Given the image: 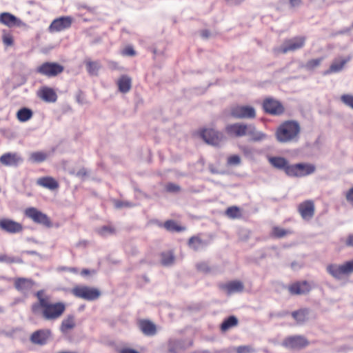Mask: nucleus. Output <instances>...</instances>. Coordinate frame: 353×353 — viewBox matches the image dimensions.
<instances>
[{
    "instance_id": "nucleus-1",
    "label": "nucleus",
    "mask_w": 353,
    "mask_h": 353,
    "mask_svg": "<svg viewBox=\"0 0 353 353\" xmlns=\"http://www.w3.org/2000/svg\"><path fill=\"white\" fill-rule=\"evenodd\" d=\"M37 302L31 305L32 312L41 316L46 321H55L64 314L66 305L62 301H52L51 296L45 290H41L35 293Z\"/></svg>"
},
{
    "instance_id": "nucleus-2",
    "label": "nucleus",
    "mask_w": 353,
    "mask_h": 353,
    "mask_svg": "<svg viewBox=\"0 0 353 353\" xmlns=\"http://www.w3.org/2000/svg\"><path fill=\"white\" fill-rule=\"evenodd\" d=\"M300 126L295 121H288L281 123L277 128L275 136L280 143H289L297 139Z\"/></svg>"
},
{
    "instance_id": "nucleus-3",
    "label": "nucleus",
    "mask_w": 353,
    "mask_h": 353,
    "mask_svg": "<svg viewBox=\"0 0 353 353\" xmlns=\"http://www.w3.org/2000/svg\"><path fill=\"white\" fill-rule=\"evenodd\" d=\"M71 293L75 297L86 301H94L101 296V292L98 288L81 285H77L73 287Z\"/></svg>"
},
{
    "instance_id": "nucleus-4",
    "label": "nucleus",
    "mask_w": 353,
    "mask_h": 353,
    "mask_svg": "<svg viewBox=\"0 0 353 353\" xmlns=\"http://www.w3.org/2000/svg\"><path fill=\"white\" fill-rule=\"evenodd\" d=\"M305 37H296L285 40L280 47L274 48V53L278 55L280 53L285 54L288 52L295 51L303 47Z\"/></svg>"
},
{
    "instance_id": "nucleus-5",
    "label": "nucleus",
    "mask_w": 353,
    "mask_h": 353,
    "mask_svg": "<svg viewBox=\"0 0 353 353\" xmlns=\"http://www.w3.org/2000/svg\"><path fill=\"white\" fill-rule=\"evenodd\" d=\"M326 270L334 279H341L353 272V260L342 265L329 264L326 267Z\"/></svg>"
},
{
    "instance_id": "nucleus-6",
    "label": "nucleus",
    "mask_w": 353,
    "mask_h": 353,
    "mask_svg": "<svg viewBox=\"0 0 353 353\" xmlns=\"http://www.w3.org/2000/svg\"><path fill=\"white\" fill-rule=\"evenodd\" d=\"M316 167L310 163H296L288 168L287 175L291 177H303L314 173Z\"/></svg>"
},
{
    "instance_id": "nucleus-7",
    "label": "nucleus",
    "mask_w": 353,
    "mask_h": 353,
    "mask_svg": "<svg viewBox=\"0 0 353 353\" xmlns=\"http://www.w3.org/2000/svg\"><path fill=\"white\" fill-rule=\"evenodd\" d=\"M24 213L27 217L32 219L36 223L43 225L47 228L52 227V221L48 215L35 208H28Z\"/></svg>"
},
{
    "instance_id": "nucleus-8",
    "label": "nucleus",
    "mask_w": 353,
    "mask_h": 353,
    "mask_svg": "<svg viewBox=\"0 0 353 353\" xmlns=\"http://www.w3.org/2000/svg\"><path fill=\"white\" fill-rule=\"evenodd\" d=\"M64 67L54 62H45L39 65L37 72L48 77H56L63 72Z\"/></svg>"
},
{
    "instance_id": "nucleus-9",
    "label": "nucleus",
    "mask_w": 353,
    "mask_h": 353,
    "mask_svg": "<svg viewBox=\"0 0 353 353\" xmlns=\"http://www.w3.org/2000/svg\"><path fill=\"white\" fill-rule=\"evenodd\" d=\"M199 135L206 143L212 145H218L223 137L221 132L213 128L202 129Z\"/></svg>"
},
{
    "instance_id": "nucleus-10",
    "label": "nucleus",
    "mask_w": 353,
    "mask_h": 353,
    "mask_svg": "<svg viewBox=\"0 0 353 353\" xmlns=\"http://www.w3.org/2000/svg\"><path fill=\"white\" fill-rule=\"evenodd\" d=\"M283 347L292 350H299L309 345L307 339L301 335L290 336L286 337L282 343Z\"/></svg>"
},
{
    "instance_id": "nucleus-11",
    "label": "nucleus",
    "mask_w": 353,
    "mask_h": 353,
    "mask_svg": "<svg viewBox=\"0 0 353 353\" xmlns=\"http://www.w3.org/2000/svg\"><path fill=\"white\" fill-rule=\"evenodd\" d=\"M52 332L49 329H40L34 331L30 336V341L35 345H43L51 337Z\"/></svg>"
},
{
    "instance_id": "nucleus-12",
    "label": "nucleus",
    "mask_w": 353,
    "mask_h": 353,
    "mask_svg": "<svg viewBox=\"0 0 353 353\" xmlns=\"http://www.w3.org/2000/svg\"><path fill=\"white\" fill-rule=\"evenodd\" d=\"M288 290L292 295H302L309 293L312 290V286L306 281H296L290 284Z\"/></svg>"
},
{
    "instance_id": "nucleus-13",
    "label": "nucleus",
    "mask_w": 353,
    "mask_h": 353,
    "mask_svg": "<svg viewBox=\"0 0 353 353\" xmlns=\"http://www.w3.org/2000/svg\"><path fill=\"white\" fill-rule=\"evenodd\" d=\"M298 211L304 220H310L314 215L315 205L312 200H306L298 206Z\"/></svg>"
},
{
    "instance_id": "nucleus-14",
    "label": "nucleus",
    "mask_w": 353,
    "mask_h": 353,
    "mask_svg": "<svg viewBox=\"0 0 353 353\" xmlns=\"http://www.w3.org/2000/svg\"><path fill=\"white\" fill-rule=\"evenodd\" d=\"M70 17H61L53 20L49 26L50 32H60L70 27L72 24Z\"/></svg>"
},
{
    "instance_id": "nucleus-15",
    "label": "nucleus",
    "mask_w": 353,
    "mask_h": 353,
    "mask_svg": "<svg viewBox=\"0 0 353 353\" xmlns=\"http://www.w3.org/2000/svg\"><path fill=\"white\" fill-rule=\"evenodd\" d=\"M0 23L9 28L25 26V23L20 19L10 12H2L0 14Z\"/></svg>"
},
{
    "instance_id": "nucleus-16",
    "label": "nucleus",
    "mask_w": 353,
    "mask_h": 353,
    "mask_svg": "<svg viewBox=\"0 0 353 353\" xmlns=\"http://www.w3.org/2000/svg\"><path fill=\"white\" fill-rule=\"evenodd\" d=\"M248 127L249 126L242 123L230 124L225 127V132L230 137H243L246 136Z\"/></svg>"
},
{
    "instance_id": "nucleus-17",
    "label": "nucleus",
    "mask_w": 353,
    "mask_h": 353,
    "mask_svg": "<svg viewBox=\"0 0 353 353\" xmlns=\"http://www.w3.org/2000/svg\"><path fill=\"white\" fill-rule=\"evenodd\" d=\"M219 288L228 294L242 292L244 290L243 282L238 280L232 281L226 283L219 284Z\"/></svg>"
},
{
    "instance_id": "nucleus-18",
    "label": "nucleus",
    "mask_w": 353,
    "mask_h": 353,
    "mask_svg": "<svg viewBox=\"0 0 353 353\" xmlns=\"http://www.w3.org/2000/svg\"><path fill=\"white\" fill-rule=\"evenodd\" d=\"M0 228L9 233H17L22 231L23 226L14 221L2 219H0Z\"/></svg>"
},
{
    "instance_id": "nucleus-19",
    "label": "nucleus",
    "mask_w": 353,
    "mask_h": 353,
    "mask_svg": "<svg viewBox=\"0 0 353 353\" xmlns=\"http://www.w3.org/2000/svg\"><path fill=\"white\" fill-rule=\"evenodd\" d=\"M36 183L39 186L51 191L57 190L59 188V182L54 178L50 176L40 177L37 179Z\"/></svg>"
},
{
    "instance_id": "nucleus-20",
    "label": "nucleus",
    "mask_w": 353,
    "mask_h": 353,
    "mask_svg": "<svg viewBox=\"0 0 353 353\" xmlns=\"http://www.w3.org/2000/svg\"><path fill=\"white\" fill-rule=\"evenodd\" d=\"M22 159L17 153L8 152L0 157V163L6 166H17Z\"/></svg>"
},
{
    "instance_id": "nucleus-21",
    "label": "nucleus",
    "mask_w": 353,
    "mask_h": 353,
    "mask_svg": "<svg viewBox=\"0 0 353 353\" xmlns=\"http://www.w3.org/2000/svg\"><path fill=\"white\" fill-rule=\"evenodd\" d=\"M138 325L141 331L146 336H153L157 332V327L155 324L149 320H139Z\"/></svg>"
},
{
    "instance_id": "nucleus-22",
    "label": "nucleus",
    "mask_w": 353,
    "mask_h": 353,
    "mask_svg": "<svg viewBox=\"0 0 353 353\" xmlns=\"http://www.w3.org/2000/svg\"><path fill=\"white\" fill-rule=\"evenodd\" d=\"M37 96L46 102H54L57 96L52 88L43 87L37 91Z\"/></svg>"
},
{
    "instance_id": "nucleus-23",
    "label": "nucleus",
    "mask_w": 353,
    "mask_h": 353,
    "mask_svg": "<svg viewBox=\"0 0 353 353\" xmlns=\"http://www.w3.org/2000/svg\"><path fill=\"white\" fill-rule=\"evenodd\" d=\"M159 226L171 232H181L186 230L185 226L179 225L176 221L172 219H169L164 223H161L159 224Z\"/></svg>"
},
{
    "instance_id": "nucleus-24",
    "label": "nucleus",
    "mask_w": 353,
    "mask_h": 353,
    "mask_svg": "<svg viewBox=\"0 0 353 353\" xmlns=\"http://www.w3.org/2000/svg\"><path fill=\"white\" fill-rule=\"evenodd\" d=\"M263 110L265 111H274V110H283V107L281 103L277 99L268 97L266 98L263 103Z\"/></svg>"
},
{
    "instance_id": "nucleus-25",
    "label": "nucleus",
    "mask_w": 353,
    "mask_h": 353,
    "mask_svg": "<svg viewBox=\"0 0 353 353\" xmlns=\"http://www.w3.org/2000/svg\"><path fill=\"white\" fill-rule=\"evenodd\" d=\"M269 162L272 166L279 169L284 170L287 174L288 168H290L291 165L288 163V161L283 157H274L269 158Z\"/></svg>"
},
{
    "instance_id": "nucleus-26",
    "label": "nucleus",
    "mask_w": 353,
    "mask_h": 353,
    "mask_svg": "<svg viewBox=\"0 0 353 353\" xmlns=\"http://www.w3.org/2000/svg\"><path fill=\"white\" fill-rule=\"evenodd\" d=\"M14 284L17 290L22 292L30 290L34 285V282L29 279L18 278L15 279Z\"/></svg>"
},
{
    "instance_id": "nucleus-27",
    "label": "nucleus",
    "mask_w": 353,
    "mask_h": 353,
    "mask_svg": "<svg viewBox=\"0 0 353 353\" xmlns=\"http://www.w3.org/2000/svg\"><path fill=\"white\" fill-rule=\"evenodd\" d=\"M294 232L290 229H285L279 226H274L272 228L270 236L275 239H281L288 235L293 234Z\"/></svg>"
},
{
    "instance_id": "nucleus-28",
    "label": "nucleus",
    "mask_w": 353,
    "mask_h": 353,
    "mask_svg": "<svg viewBox=\"0 0 353 353\" xmlns=\"http://www.w3.org/2000/svg\"><path fill=\"white\" fill-rule=\"evenodd\" d=\"M246 136H248L251 141H261L267 138V135L260 131H257L254 127L249 126Z\"/></svg>"
},
{
    "instance_id": "nucleus-29",
    "label": "nucleus",
    "mask_w": 353,
    "mask_h": 353,
    "mask_svg": "<svg viewBox=\"0 0 353 353\" xmlns=\"http://www.w3.org/2000/svg\"><path fill=\"white\" fill-rule=\"evenodd\" d=\"M75 320L72 315L68 316L61 322L60 330L62 333H66L75 327Z\"/></svg>"
},
{
    "instance_id": "nucleus-30",
    "label": "nucleus",
    "mask_w": 353,
    "mask_h": 353,
    "mask_svg": "<svg viewBox=\"0 0 353 353\" xmlns=\"http://www.w3.org/2000/svg\"><path fill=\"white\" fill-rule=\"evenodd\" d=\"M131 79L129 77L126 75L121 77L117 81L119 91L123 93L128 92L131 88Z\"/></svg>"
},
{
    "instance_id": "nucleus-31",
    "label": "nucleus",
    "mask_w": 353,
    "mask_h": 353,
    "mask_svg": "<svg viewBox=\"0 0 353 353\" xmlns=\"http://www.w3.org/2000/svg\"><path fill=\"white\" fill-rule=\"evenodd\" d=\"M309 310L306 308L300 309L292 312V316L297 323H303L307 319Z\"/></svg>"
},
{
    "instance_id": "nucleus-32",
    "label": "nucleus",
    "mask_w": 353,
    "mask_h": 353,
    "mask_svg": "<svg viewBox=\"0 0 353 353\" xmlns=\"http://www.w3.org/2000/svg\"><path fill=\"white\" fill-rule=\"evenodd\" d=\"M85 65L88 72L92 76H97L101 67L99 61H92L90 60L85 61Z\"/></svg>"
},
{
    "instance_id": "nucleus-33",
    "label": "nucleus",
    "mask_w": 353,
    "mask_h": 353,
    "mask_svg": "<svg viewBox=\"0 0 353 353\" xmlns=\"http://www.w3.org/2000/svg\"><path fill=\"white\" fill-rule=\"evenodd\" d=\"M348 59H344L334 61L331 64L330 69L327 72H325V74L338 72L341 71L345 65V63L348 61Z\"/></svg>"
},
{
    "instance_id": "nucleus-34",
    "label": "nucleus",
    "mask_w": 353,
    "mask_h": 353,
    "mask_svg": "<svg viewBox=\"0 0 353 353\" xmlns=\"http://www.w3.org/2000/svg\"><path fill=\"white\" fill-rule=\"evenodd\" d=\"M225 214L230 219H240L242 216L241 210L239 207L233 205L228 208L225 211Z\"/></svg>"
},
{
    "instance_id": "nucleus-35",
    "label": "nucleus",
    "mask_w": 353,
    "mask_h": 353,
    "mask_svg": "<svg viewBox=\"0 0 353 353\" xmlns=\"http://www.w3.org/2000/svg\"><path fill=\"white\" fill-rule=\"evenodd\" d=\"M174 259L172 251L164 252L161 254V263L163 265L168 266L173 264Z\"/></svg>"
},
{
    "instance_id": "nucleus-36",
    "label": "nucleus",
    "mask_w": 353,
    "mask_h": 353,
    "mask_svg": "<svg viewBox=\"0 0 353 353\" xmlns=\"http://www.w3.org/2000/svg\"><path fill=\"white\" fill-rule=\"evenodd\" d=\"M237 324V319L234 316H231L223 321V322L221 325V330L222 332H225L230 329L231 327L236 326Z\"/></svg>"
},
{
    "instance_id": "nucleus-37",
    "label": "nucleus",
    "mask_w": 353,
    "mask_h": 353,
    "mask_svg": "<svg viewBox=\"0 0 353 353\" xmlns=\"http://www.w3.org/2000/svg\"><path fill=\"white\" fill-rule=\"evenodd\" d=\"M48 154L42 151L34 152L30 154V160L33 163H41L46 160Z\"/></svg>"
},
{
    "instance_id": "nucleus-38",
    "label": "nucleus",
    "mask_w": 353,
    "mask_h": 353,
    "mask_svg": "<svg viewBox=\"0 0 353 353\" xmlns=\"http://www.w3.org/2000/svg\"><path fill=\"white\" fill-rule=\"evenodd\" d=\"M203 245V241L201 238L196 236L190 237L188 240V245L190 248L196 251Z\"/></svg>"
},
{
    "instance_id": "nucleus-39",
    "label": "nucleus",
    "mask_w": 353,
    "mask_h": 353,
    "mask_svg": "<svg viewBox=\"0 0 353 353\" xmlns=\"http://www.w3.org/2000/svg\"><path fill=\"white\" fill-rule=\"evenodd\" d=\"M0 262L1 263H21L22 259L20 258H14L12 256H9L6 254L0 255Z\"/></svg>"
},
{
    "instance_id": "nucleus-40",
    "label": "nucleus",
    "mask_w": 353,
    "mask_h": 353,
    "mask_svg": "<svg viewBox=\"0 0 353 353\" xmlns=\"http://www.w3.org/2000/svg\"><path fill=\"white\" fill-rule=\"evenodd\" d=\"M2 41L3 44L6 46H11L14 43L12 36L6 30L3 31Z\"/></svg>"
},
{
    "instance_id": "nucleus-41",
    "label": "nucleus",
    "mask_w": 353,
    "mask_h": 353,
    "mask_svg": "<svg viewBox=\"0 0 353 353\" xmlns=\"http://www.w3.org/2000/svg\"><path fill=\"white\" fill-rule=\"evenodd\" d=\"M321 61H322V59H319V58L315 59H311L305 63L304 67L308 70H313L314 68L318 67L320 65Z\"/></svg>"
},
{
    "instance_id": "nucleus-42",
    "label": "nucleus",
    "mask_w": 353,
    "mask_h": 353,
    "mask_svg": "<svg viewBox=\"0 0 353 353\" xmlns=\"http://www.w3.org/2000/svg\"><path fill=\"white\" fill-rule=\"evenodd\" d=\"M256 112H233V115L235 117L243 119V118H254L255 117Z\"/></svg>"
},
{
    "instance_id": "nucleus-43",
    "label": "nucleus",
    "mask_w": 353,
    "mask_h": 353,
    "mask_svg": "<svg viewBox=\"0 0 353 353\" xmlns=\"http://www.w3.org/2000/svg\"><path fill=\"white\" fill-rule=\"evenodd\" d=\"M32 116V112H17V117L22 122L26 121L30 119Z\"/></svg>"
},
{
    "instance_id": "nucleus-44",
    "label": "nucleus",
    "mask_w": 353,
    "mask_h": 353,
    "mask_svg": "<svg viewBox=\"0 0 353 353\" xmlns=\"http://www.w3.org/2000/svg\"><path fill=\"white\" fill-rule=\"evenodd\" d=\"M341 101L343 103L348 105L350 108L353 109V96L350 94H344L341 96Z\"/></svg>"
},
{
    "instance_id": "nucleus-45",
    "label": "nucleus",
    "mask_w": 353,
    "mask_h": 353,
    "mask_svg": "<svg viewBox=\"0 0 353 353\" xmlns=\"http://www.w3.org/2000/svg\"><path fill=\"white\" fill-rule=\"evenodd\" d=\"M165 190L168 192H179L181 190V188L173 183H168L165 185Z\"/></svg>"
},
{
    "instance_id": "nucleus-46",
    "label": "nucleus",
    "mask_w": 353,
    "mask_h": 353,
    "mask_svg": "<svg viewBox=\"0 0 353 353\" xmlns=\"http://www.w3.org/2000/svg\"><path fill=\"white\" fill-rule=\"evenodd\" d=\"M228 164L230 165H236L240 164L241 158L239 156L234 154L229 157L228 158Z\"/></svg>"
},
{
    "instance_id": "nucleus-47",
    "label": "nucleus",
    "mask_w": 353,
    "mask_h": 353,
    "mask_svg": "<svg viewBox=\"0 0 353 353\" xmlns=\"http://www.w3.org/2000/svg\"><path fill=\"white\" fill-rule=\"evenodd\" d=\"M196 268L201 272L208 273L210 271V268L205 262H201L196 265Z\"/></svg>"
},
{
    "instance_id": "nucleus-48",
    "label": "nucleus",
    "mask_w": 353,
    "mask_h": 353,
    "mask_svg": "<svg viewBox=\"0 0 353 353\" xmlns=\"http://www.w3.org/2000/svg\"><path fill=\"white\" fill-rule=\"evenodd\" d=\"M252 347L248 345L239 346L236 349V353H252Z\"/></svg>"
},
{
    "instance_id": "nucleus-49",
    "label": "nucleus",
    "mask_w": 353,
    "mask_h": 353,
    "mask_svg": "<svg viewBox=\"0 0 353 353\" xmlns=\"http://www.w3.org/2000/svg\"><path fill=\"white\" fill-rule=\"evenodd\" d=\"M115 229L112 226H103L100 230V233L103 235L106 233L114 234Z\"/></svg>"
},
{
    "instance_id": "nucleus-50",
    "label": "nucleus",
    "mask_w": 353,
    "mask_h": 353,
    "mask_svg": "<svg viewBox=\"0 0 353 353\" xmlns=\"http://www.w3.org/2000/svg\"><path fill=\"white\" fill-rule=\"evenodd\" d=\"M345 199L350 203L353 205V187L346 192Z\"/></svg>"
},
{
    "instance_id": "nucleus-51",
    "label": "nucleus",
    "mask_w": 353,
    "mask_h": 353,
    "mask_svg": "<svg viewBox=\"0 0 353 353\" xmlns=\"http://www.w3.org/2000/svg\"><path fill=\"white\" fill-rule=\"evenodd\" d=\"M122 54L126 56H134L135 54V51L132 47H128L122 51Z\"/></svg>"
},
{
    "instance_id": "nucleus-52",
    "label": "nucleus",
    "mask_w": 353,
    "mask_h": 353,
    "mask_svg": "<svg viewBox=\"0 0 353 353\" xmlns=\"http://www.w3.org/2000/svg\"><path fill=\"white\" fill-rule=\"evenodd\" d=\"M291 7H298L301 4V0H290Z\"/></svg>"
},
{
    "instance_id": "nucleus-53",
    "label": "nucleus",
    "mask_w": 353,
    "mask_h": 353,
    "mask_svg": "<svg viewBox=\"0 0 353 353\" xmlns=\"http://www.w3.org/2000/svg\"><path fill=\"white\" fill-rule=\"evenodd\" d=\"M346 245L353 247V234H350L347 236L346 240Z\"/></svg>"
},
{
    "instance_id": "nucleus-54",
    "label": "nucleus",
    "mask_w": 353,
    "mask_h": 353,
    "mask_svg": "<svg viewBox=\"0 0 353 353\" xmlns=\"http://www.w3.org/2000/svg\"><path fill=\"white\" fill-rule=\"evenodd\" d=\"M87 171L84 168H82L81 170H79L77 173V176H79V177H83V176H87Z\"/></svg>"
},
{
    "instance_id": "nucleus-55",
    "label": "nucleus",
    "mask_w": 353,
    "mask_h": 353,
    "mask_svg": "<svg viewBox=\"0 0 353 353\" xmlns=\"http://www.w3.org/2000/svg\"><path fill=\"white\" fill-rule=\"evenodd\" d=\"M237 110L252 111V110H254V108H252L251 106L243 105V106H241Z\"/></svg>"
},
{
    "instance_id": "nucleus-56",
    "label": "nucleus",
    "mask_w": 353,
    "mask_h": 353,
    "mask_svg": "<svg viewBox=\"0 0 353 353\" xmlns=\"http://www.w3.org/2000/svg\"><path fill=\"white\" fill-rule=\"evenodd\" d=\"M121 353H139V352L133 349L125 348V349L121 350Z\"/></svg>"
},
{
    "instance_id": "nucleus-57",
    "label": "nucleus",
    "mask_w": 353,
    "mask_h": 353,
    "mask_svg": "<svg viewBox=\"0 0 353 353\" xmlns=\"http://www.w3.org/2000/svg\"><path fill=\"white\" fill-rule=\"evenodd\" d=\"M123 206L128 207V206H130V205L128 203H122V202H117L116 203V207L117 208H122Z\"/></svg>"
},
{
    "instance_id": "nucleus-58",
    "label": "nucleus",
    "mask_w": 353,
    "mask_h": 353,
    "mask_svg": "<svg viewBox=\"0 0 353 353\" xmlns=\"http://www.w3.org/2000/svg\"><path fill=\"white\" fill-rule=\"evenodd\" d=\"M90 272V270H89L88 269H83L81 272V274L82 276H87L89 275Z\"/></svg>"
},
{
    "instance_id": "nucleus-59",
    "label": "nucleus",
    "mask_w": 353,
    "mask_h": 353,
    "mask_svg": "<svg viewBox=\"0 0 353 353\" xmlns=\"http://www.w3.org/2000/svg\"><path fill=\"white\" fill-rule=\"evenodd\" d=\"M83 94L82 93H79L77 96V100L79 103H83Z\"/></svg>"
},
{
    "instance_id": "nucleus-60",
    "label": "nucleus",
    "mask_w": 353,
    "mask_h": 353,
    "mask_svg": "<svg viewBox=\"0 0 353 353\" xmlns=\"http://www.w3.org/2000/svg\"><path fill=\"white\" fill-rule=\"evenodd\" d=\"M69 271L70 272H72V273H74V274L78 272V270L77 268H69Z\"/></svg>"
},
{
    "instance_id": "nucleus-61",
    "label": "nucleus",
    "mask_w": 353,
    "mask_h": 353,
    "mask_svg": "<svg viewBox=\"0 0 353 353\" xmlns=\"http://www.w3.org/2000/svg\"><path fill=\"white\" fill-rule=\"evenodd\" d=\"M201 34L203 37L207 38L209 36V32L208 31H203Z\"/></svg>"
},
{
    "instance_id": "nucleus-62",
    "label": "nucleus",
    "mask_w": 353,
    "mask_h": 353,
    "mask_svg": "<svg viewBox=\"0 0 353 353\" xmlns=\"http://www.w3.org/2000/svg\"><path fill=\"white\" fill-rule=\"evenodd\" d=\"M267 112L270 114H272V115H279L282 112H274V111H272V112Z\"/></svg>"
},
{
    "instance_id": "nucleus-63",
    "label": "nucleus",
    "mask_w": 353,
    "mask_h": 353,
    "mask_svg": "<svg viewBox=\"0 0 353 353\" xmlns=\"http://www.w3.org/2000/svg\"><path fill=\"white\" fill-rule=\"evenodd\" d=\"M58 353H77V352H74V351H63V352H58Z\"/></svg>"
},
{
    "instance_id": "nucleus-64",
    "label": "nucleus",
    "mask_w": 353,
    "mask_h": 353,
    "mask_svg": "<svg viewBox=\"0 0 353 353\" xmlns=\"http://www.w3.org/2000/svg\"><path fill=\"white\" fill-rule=\"evenodd\" d=\"M19 110H23V111H25V110H30V109H28V108H20Z\"/></svg>"
}]
</instances>
